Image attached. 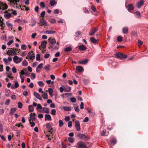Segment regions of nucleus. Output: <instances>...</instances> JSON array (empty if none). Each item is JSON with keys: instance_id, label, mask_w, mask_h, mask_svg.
<instances>
[{"instance_id": "obj_9", "label": "nucleus", "mask_w": 148, "mask_h": 148, "mask_svg": "<svg viewBox=\"0 0 148 148\" xmlns=\"http://www.w3.org/2000/svg\"><path fill=\"white\" fill-rule=\"evenodd\" d=\"M75 128L77 131H79L80 130V125L78 121H75Z\"/></svg>"}, {"instance_id": "obj_50", "label": "nucleus", "mask_w": 148, "mask_h": 148, "mask_svg": "<svg viewBox=\"0 0 148 148\" xmlns=\"http://www.w3.org/2000/svg\"><path fill=\"white\" fill-rule=\"evenodd\" d=\"M42 66L43 64L42 63H41L38 65L37 68L42 69Z\"/></svg>"}, {"instance_id": "obj_2", "label": "nucleus", "mask_w": 148, "mask_h": 148, "mask_svg": "<svg viewBox=\"0 0 148 148\" xmlns=\"http://www.w3.org/2000/svg\"><path fill=\"white\" fill-rule=\"evenodd\" d=\"M77 136L80 139L84 141L88 140L89 139V137L85 134L79 133L77 134Z\"/></svg>"}, {"instance_id": "obj_25", "label": "nucleus", "mask_w": 148, "mask_h": 148, "mask_svg": "<svg viewBox=\"0 0 148 148\" xmlns=\"http://www.w3.org/2000/svg\"><path fill=\"white\" fill-rule=\"evenodd\" d=\"M75 111L78 112H79V109L78 108V107L77 104H75L73 105Z\"/></svg>"}, {"instance_id": "obj_47", "label": "nucleus", "mask_w": 148, "mask_h": 148, "mask_svg": "<svg viewBox=\"0 0 148 148\" xmlns=\"http://www.w3.org/2000/svg\"><path fill=\"white\" fill-rule=\"evenodd\" d=\"M117 40L119 42H121L122 41V38L121 36H119L117 37Z\"/></svg>"}, {"instance_id": "obj_36", "label": "nucleus", "mask_w": 148, "mask_h": 148, "mask_svg": "<svg viewBox=\"0 0 148 148\" xmlns=\"http://www.w3.org/2000/svg\"><path fill=\"white\" fill-rule=\"evenodd\" d=\"M36 59L37 61H39L40 59V55L39 54H37L36 55Z\"/></svg>"}, {"instance_id": "obj_56", "label": "nucleus", "mask_w": 148, "mask_h": 148, "mask_svg": "<svg viewBox=\"0 0 148 148\" xmlns=\"http://www.w3.org/2000/svg\"><path fill=\"white\" fill-rule=\"evenodd\" d=\"M45 11H42L40 15L42 17V18H44L45 14Z\"/></svg>"}, {"instance_id": "obj_7", "label": "nucleus", "mask_w": 148, "mask_h": 148, "mask_svg": "<svg viewBox=\"0 0 148 148\" xmlns=\"http://www.w3.org/2000/svg\"><path fill=\"white\" fill-rule=\"evenodd\" d=\"M8 8V6L6 3H3L0 1V9L4 10H6Z\"/></svg>"}, {"instance_id": "obj_42", "label": "nucleus", "mask_w": 148, "mask_h": 148, "mask_svg": "<svg viewBox=\"0 0 148 148\" xmlns=\"http://www.w3.org/2000/svg\"><path fill=\"white\" fill-rule=\"evenodd\" d=\"M135 13L136 14V15H137L138 18H140V12L138 11H136Z\"/></svg>"}, {"instance_id": "obj_34", "label": "nucleus", "mask_w": 148, "mask_h": 148, "mask_svg": "<svg viewBox=\"0 0 148 148\" xmlns=\"http://www.w3.org/2000/svg\"><path fill=\"white\" fill-rule=\"evenodd\" d=\"M143 42L141 40H139L138 41V46L139 48H140L141 47V45L143 44Z\"/></svg>"}, {"instance_id": "obj_24", "label": "nucleus", "mask_w": 148, "mask_h": 148, "mask_svg": "<svg viewBox=\"0 0 148 148\" xmlns=\"http://www.w3.org/2000/svg\"><path fill=\"white\" fill-rule=\"evenodd\" d=\"M57 3L56 2V1L54 0H51L49 2L50 5L52 6H54L55 4H56Z\"/></svg>"}, {"instance_id": "obj_44", "label": "nucleus", "mask_w": 148, "mask_h": 148, "mask_svg": "<svg viewBox=\"0 0 148 148\" xmlns=\"http://www.w3.org/2000/svg\"><path fill=\"white\" fill-rule=\"evenodd\" d=\"M23 106L22 103L20 102H19L18 103V107L20 108H21Z\"/></svg>"}, {"instance_id": "obj_32", "label": "nucleus", "mask_w": 148, "mask_h": 148, "mask_svg": "<svg viewBox=\"0 0 148 148\" xmlns=\"http://www.w3.org/2000/svg\"><path fill=\"white\" fill-rule=\"evenodd\" d=\"M8 11H12V12H11V13L15 15H16L17 14L16 11V10H13L12 9H11L8 10Z\"/></svg>"}, {"instance_id": "obj_31", "label": "nucleus", "mask_w": 148, "mask_h": 148, "mask_svg": "<svg viewBox=\"0 0 148 148\" xmlns=\"http://www.w3.org/2000/svg\"><path fill=\"white\" fill-rule=\"evenodd\" d=\"M64 51L66 52H69L72 50V48L71 47H68L64 49Z\"/></svg>"}, {"instance_id": "obj_18", "label": "nucleus", "mask_w": 148, "mask_h": 148, "mask_svg": "<svg viewBox=\"0 0 148 148\" xmlns=\"http://www.w3.org/2000/svg\"><path fill=\"white\" fill-rule=\"evenodd\" d=\"M79 49L80 50H84L87 49V48L84 45H81L79 46Z\"/></svg>"}, {"instance_id": "obj_22", "label": "nucleus", "mask_w": 148, "mask_h": 148, "mask_svg": "<svg viewBox=\"0 0 148 148\" xmlns=\"http://www.w3.org/2000/svg\"><path fill=\"white\" fill-rule=\"evenodd\" d=\"M106 131L105 130H103L101 133V135L102 136H108V132H106Z\"/></svg>"}, {"instance_id": "obj_41", "label": "nucleus", "mask_w": 148, "mask_h": 148, "mask_svg": "<svg viewBox=\"0 0 148 148\" xmlns=\"http://www.w3.org/2000/svg\"><path fill=\"white\" fill-rule=\"evenodd\" d=\"M76 35H75V36L76 37H78L79 35H80L81 34V33L80 31H78L76 32L75 33Z\"/></svg>"}, {"instance_id": "obj_57", "label": "nucleus", "mask_w": 148, "mask_h": 148, "mask_svg": "<svg viewBox=\"0 0 148 148\" xmlns=\"http://www.w3.org/2000/svg\"><path fill=\"white\" fill-rule=\"evenodd\" d=\"M59 125L60 127H62L63 126L64 123L63 121H59Z\"/></svg>"}, {"instance_id": "obj_30", "label": "nucleus", "mask_w": 148, "mask_h": 148, "mask_svg": "<svg viewBox=\"0 0 148 148\" xmlns=\"http://www.w3.org/2000/svg\"><path fill=\"white\" fill-rule=\"evenodd\" d=\"M11 16V14L10 13H7L4 14V16L6 19L9 18Z\"/></svg>"}, {"instance_id": "obj_64", "label": "nucleus", "mask_w": 148, "mask_h": 148, "mask_svg": "<svg viewBox=\"0 0 148 148\" xmlns=\"http://www.w3.org/2000/svg\"><path fill=\"white\" fill-rule=\"evenodd\" d=\"M68 127H71L72 125V122L71 121H70L68 123Z\"/></svg>"}, {"instance_id": "obj_29", "label": "nucleus", "mask_w": 148, "mask_h": 148, "mask_svg": "<svg viewBox=\"0 0 148 148\" xmlns=\"http://www.w3.org/2000/svg\"><path fill=\"white\" fill-rule=\"evenodd\" d=\"M63 109L66 111H69L71 110L70 107L64 106L63 107Z\"/></svg>"}, {"instance_id": "obj_33", "label": "nucleus", "mask_w": 148, "mask_h": 148, "mask_svg": "<svg viewBox=\"0 0 148 148\" xmlns=\"http://www.w3.org/2000/svg\"><path fill=\"white\" fill-rule=\"evenodd\" d=\"M43 110L44 112L45 113H49V109L47 108H43Z\"/></svg>"}, {"instance_id": "obj_59", "label": "nucleus", "mask_w": 148, "mask_h": 148, "mask_svg": "<svg viewBox=\"0 0 148 148\" xmlns=\"http://www.w3.org/2000/svg\"><path fill=\"white\" fill-rule=\"evenodd\" d=\"M20 77L21 79V82L23 83L24 82V76H22L21 75H20Z\"/></svg>"}, {"instance_id": "obj_10", "label": "nucleus", "mask_w": 148, "mask_h": 148, "mask_svg": "<svg viewBox=\"0 0 148 148\" xmlns=\"http://www.w3.org/2000/svg\"><path fill=\"white\" fill-rule=\"evenodd\" d=\"M36 114L35 113H31L30 115V117L29 118V120H35L36 119V117L35 116Z\"/></svg>"}, {"instance_id": "obj_4", "label": "nucleus", "mask_w": 148, "mask_h": 148, "mask_svg": "<svg viewBox=\"0 0 148 148\" xmlns=\"http://www.w3.org/2000/svg\"><path fill=\"white\" fill-rule=\"evenodd\" d=\"M77 148H87L86 145L84 144V143L80 141L77 143Z\"/></svg>"}, {"instance_id": "obj_21", "label": "nucleus", "mask_w": 148, "mask_h": 148, "mask_svg": "<svg viewBox=\"0 0 148 148\" xmlns=\"http://www.w3.org/2000/svg\"><path fill=\"white\" fill-rule=\"evenodd\" d=\"M88 60L87 59H86L84 60H80L79 61V63L82 64H86L88 62Z\"/></svg>"}, {"instance_id": "obj_46", "label": "nucleus", "mask_w": 148, "mask_h": 148, "mask_svg": "<svg viewBox=\"0 0 148 148\" xmlns=\"http://www.w3.org/2000/svg\"><path fill=\"white\" fill-rule=\"evenodd\" d=\"M15 126H17L18 127L21 126L22 128H23L24 127V126L23 125H21V123H19L18 124H16L15 125Z\"/></svg>"}, {"instance_id": "obj_13", "label": "nucleus", "mask_w": 148, "mask_h": 148, "mask_svg": "<svg viewBox=\"0 0 148 148\" xmlns=\"http://www.w3.org/2000/svg\"><path fill=\"white\" fill-rule=\"evenodd\" d=\"M76 69L77 71L79 72H83L84 71L83 68L82 66H77L76 67Z\"/></svg>"}, {"instance_id": "obj_20", "label": "nucleus", "mask_w": 148, "mask_h": 148, "mask_svg": "<svg viewBox=\"0 0 148 148\" xmlns=\"http://www.w3.org/2000/svg\"><path fill=\"white\" fill-rule=\"evenodd\" d=\"M42 96L44 99H47V95L46 92L42 91Z\"/></svg>"}, {"instance_id": "obj_39", "label": "nucleus", "mask_w": 148, "mask_h": 148, "mask_svg": "<svg viewBox=\"0 0 148 148\" xmlns=\"http://www.w3.org/2000/svg\"><path fill=\"white\" fill-rule=\"evenodd\" d=\"M50 66L49 64H47L44 67L45 69L46 70H49L50 68Z\"/></svg>"}, {"instance_id": "obj_62", "label": "nucleus", "mask_w": 148, "mask_h": 148, "mask_svg": "<svg viewBox=\"0 0 148 148\" xmlns=\"http://www.w3.org/2000/svg\"><path fill=\"white\" fill-rule=\"evenodd\" d=\"M13 42V41L12 40H10L7 43V45L8 46H10L11 44H12Z\"/></svg>"}, {"instance_id": "obj_15", "label": "nucleus", "mask_w": 148, "mask_h": 148, "mask_svg": "<svg viewBox=\"0 0 148 148\" xmlns=\"http://www.w3.org/2000/svg\"><path fill=\"white\" fill-rule=\"evenodd\" d=\"M144 1L143 0H141L140 2L137 3L136 6L138 8H140L141 6L143 5L144 3Z\"/></svg>"}, {"instance_id": "obj_48", "label": "nucleus", "mask_w": 148, "mask_h": 148, "mask_svg": "<svg viewBox=\"0 0 148 148\" xmlns=\"http://www.w3.org/2000/svg\"><path fill=\"white\" fill-rule=\"evenodd\" d=\"M36 21L35 20H33V21L32 22V25L31 26L32 27H33L36 24Z\"/></svg>"}, {"instance_id": "obj_40", "label": "nucleus", "mask_w": 148, "mask_h": 148, "mask_svg": "<svg viewBox=\"0 0 148 148\" xmlns=\"http://www.w3.org/2000/svg\"><path fill=\"white\" fill-rule=\"evenodd\" d=\"M46 127L48 129H51V130H52V128H51V125L49 123H47L46 124Z\"/></svg>"}, {"instance_id": "obj_58", "label": "nucleus", "mask_w": 148, "mask_h": 148, "mask_svg": "<svg viewBox=\"0 0 148 148\" xmlns=\"http://www.w3.org/2000/svg\"><path fill=\"white\" fill-rule=\"evenodd\" d=\"M42 108V107L41 105L40 104H38L37 106V110H38V109H41Z\"/></svg>"}, {"instance_id": "obj_19", "label": "nucleus", "mask_w": 148, "mask_h": 148, "mask_svg": "<svg viewBox=\"0 0 148 148\" xmlns=\"http://www.w3.org/2000/svg\"><path fill=\"white\" fill-rule=\"evenodd\" d=\"M110 142L111 144L112 145H115L116 143V140L115 138H112L110 140Z\"/></svg>"}, {"instance_id": "obj_49", "label": "nucleus", "mask_w": 148, "mask_h": 148, "mask_svg": "<svg viewBox=\"0 0 148 148\" xmlns=\"http://www.w3.org/2000/svg\"><path fill=\"white\" fill-rule=\"evenodd\" d=\"M48 92L49 95H51L53 92V90L51 88H49L48 89Z\"/></svg>"}, {"instance_id": "obj_43", "label": "nucleus", "mask_w": 148, "mask_h": 148, "mask_svg": "<svg viewBox=\"0 0 148 148\" xmlns=\"http://www.w3.org/2000/svg\"><path fill=\"white\" fill-rule=\"evenodd\" d=\"M40 5L42 8H44L45 7V3L43 2H40Z\"/></svg>"}, {"instance_id": "obj_16", "label": "nucleus", "mask_w": 148, "mask_h": 148, "mask_svg": "<svg viewBox=\"0 0 148 148\" xmlns=\"http://www.w3.org/2000/svg\"><path fill=\"white\" fill-rule=\"evenodd\" d=\"M7 54H8L9 56L15 55L16 54V52H14V54L13 53V51L11 50H9L6 53Z\"/></svg>"}, {"instance_id": "obj_55", "label": "nucleus", "mask_w": 148, "mask_h": 148, "mask_svg": "<svg viewBox=\"0 0 148 148\" xmlns=\"http://www.w3.org/2000/svg\"><path fill=\"white\" fill-rule=\"evenodd\" d=\"M16 110V109L14 108L11 109V113L12 114H13L14 112Z\"/></svg>"}, {"instance_id": "obj_37", "label": "nucleus", "mask_w": 148, "mask_h": 148, "mask_svg": "<svg viewBox=\"0 0 148 148\" xmlns=\"http://www.w3.org/2000/svg\"><path fill=\"white\" fill-rule=\"evenodd\" d=\"M70 100L71 102L74 103L76 102V100L75 98L71 97L70 99Z\"/></svg>"}, {"instance_id": "obj_63", "label": "nucleus", "mask_w": 148, "mask_h": 148, "mask_svg": "<svg viewBox=\"0 0 148 148\" xmlns=\"http://www.w3.org/2000/svg\"><path fill=\"white\" fill-rule=\"evenodd\" d=\"M36 35L37 34L36 33H34L32 34L31 37L33 38H34Z\"/></svg>"}, {"instance_id": "obj_1", "label": "nucleus", "mask_w": 148, "mask_h": 148, "mask_svg": "<svg viewBox=\"0 0 148 148\" xmlns=\"http://www.w3.org/2000/svg\"><path fill=\"white\" fill-rule=\"evenodd\" d=\"M48 42L49 47V49H50V48H53V49H58L59 47L55 46L53 47L54 45L56 44V42L55 39H53L52 38L50 37L48 39Z\"/></svg>"}, {"instance_id": "obj_27", "label": "nucleus", "mask_w": 148, "mask_h": 148, "mask_svg": "<svg viewBox=\"0 0 148 148\" xmlns=\"http://www.w3.org/2000/svg\"><path fill=\"white\" fill-rule=\"evenodd\" d=\"M90 39L91 42L94 43L95 44L97 43V40L95 38L93 37H91L90 38Z\"/></svg>"}, {"instance_id": "obj_45", "label": "nucleus", "mask_w": 148, "mask_h": 148, "mask_svg": "<svg viewBox=\"0 0 148 148\" xmlns=\"http://www.w3.org/2000/svg\"><path fill=\"white\" fill-rule=\"evenodd\" d=\"M6 25L9 27H13V25L8 22H6Z\"/></svg>"}, {"instance_id": "obj_28", "label": "nucleus", "mask_w": 148, "mask_h": 148, "mask_svg": "<svg viewBox=\"0 0 148 148\" xmlns=\"http://www.w3.org/2000/svg\"><path fill=\"white\" fill-rule=\"evenodd\" d=\"M56 33V31L53 30H47L45 32V34H53Z\"/></svg>"}, {"instance_id": "obj_51", "label": "nucleus", "mask_w": 148, "mask_h": 148, "mask_svg": "<svg viewBox=\"0 0 148 148\" xmlns=\"http://www.w3.org/2000/svg\"><path fill=\"white\" fill-rule=\"evenodd\" d=\"M56 111L55 109H53L51 110V114L53 115L56 114Z\"/></svg>"}, {"instance_id": "obj_53", "label": "nucleus", "mask_w": 148, "mask_h": 148, "mask_svg": "<svg viewBox=\"0 0 148 148\" xmlns=\"http://www.w3.org/2000/svg\"><path fill=\"white\" fill-rule=\"evenodd\" d=\"M68 141L71 143H73L74 141L73 138L71 137L69 138Z\"/></svg>"}, {"instance_id": "obj_52", "label": "nucleus", "mask_w": 148, "mask_h": 148, "mask_svg": "<svg viewBox=\"0 0 148 148\" xmlns=\"http://www.w3.org/2000/svg\"><path fill=\"white\" fill-rule=\"evenodd\" d=\"M26 46L25 45H22L21 46V48L23 50H25L26 49Z\"/></svg>"}, {"instance_id": "obj_5", "label": "nucleus", "mask_w": 148, "mask_h": 148, "mask_svg": "<svg viewBox=\"0 0 148 148\" xmlns=\"http://www.w3.org/2000/svg\"><path fill=\"white\" fill-rule=\"evenodd\" d=\"M98 30V28L97 27H92L90 30L89 33V34L91 36L93 35Z\"/></svg>"}, {"instance_id": "obj_35", "label": "nucleus", "mask_w": 148, "mask_h": 148, "mask_svg": "<svg viewBox=\"0 0 148 148\" xmlns=\"http://www.w3.org/2000/svg\"><path fill=\"white\" fill-rule=\"evenodd\" d=\"M22 64L23 66H26L28 64V62L26 60H25L23 62Z\"/></svg>"}, {"instance_id": "obj_17", "label": "nucleus", "mask_w": 148, "mask_h": 148, "mask_svg": "<svg viewBox=\"0 0 148 148\" xmlns=\"http://www.w3.org/2000/svg\"><path fill=\"white\" fill-rule=\"evenodd\" d=\"M47 43V42L44 40L41 43V45L44 49H45L46 47V45Z\"/></svg>"}, {"instance_id": "obj_26", "label": "nucleus", "mask_w": 148, "mask_h": 148, "mask_svg": "<svg viewBox=\"0 0 148 148\" xmlns=\"http://www.w3.org/2000/svg\"><path fill=\"white\" fill-rule=\"evenodd\" d=\"M51 116L49 114H46L45 115V120H46L47 119L48 120H51Z\"/></svg>"}, {"instance_id": "obj_38", "label": "nucleus", "mask_w": 148, "mask_h": 148, "mask_svg": "<svg viewBox=\"0 0 148 148\" xmlns=\"http://www.w3.org/2000/svg\"><path fill=\"white\" fill-rule=\"evenodd\" d=\"M37 83L40 86H42L44 85V83L42 81H38Z\"/></svg>"}, {"instance_id": "obj_12", "label": "nucleus", "mask_w": 148, "mask_h": 148, "mask_svg": "<svg viewBox=\"0 0 148 148\" xmlns=\"http://www.w3.org/2000/svg\"><path fill=\"white\" fill-rule=\"evenodd\" d=\"M34 95L36 98L38 99L39 100H42V98L38 93L34 92Z\"/></svg>"}, {"instance_id": "obj_61", "label": "nucleus", "mask_w": 148, "mask_h": 148, "mask_svg": "<svg viewBox=\"0 0 148 148\" xmlns=\"http://www.w3.org/2000/svg\"><path fill=\"white\" fill-rule=\"evenodd\" d=\"M23 95L25 96H27L28 95V93L27 91H25L23 93Z\"/></svg>"}, {"instance_id": "obj_6", "label": "nucleus", "mask_w": 148, "mask_h": 148, "mask_svg": "<svg viewBox=\"0 0 148 148\" xmlns=\"http://www.w3.org/2000/svg\"><path fill=\"white\" fill-rule=\"evenodd\" d=\"M22 60V58H19L17 56H15L13 58V60L16 63H19L21 62Z\"/></svg>"}, {"instance_id": "obj_3", "label": "nucleus", "mask_w": 148, "mask_h": 148, "mask_svg": "<svg viewBox=\"0 0 148 148\" xmlns=\"http://www.w3.org/2000/svg\"><path fill=\"white\" fill-rule=\"evenodd\" d=\"M116 58L121 59H126L127 58V55L121 53H117L115 55Z\"/></svg>"}, {"instance_id": "obj_8", "label": "nucleus", "mask_w": 148, "mask_h": 148, "mask_svg": "<svg viewBox=\"0 0 148 148\" xmlns=\"http://www.w3.org/2000/svg\"><path fill=\"white\" fill-rule=\"evenodd\" d=\"M40 23H41L40 26H46L48 25L46 21L44 19L42 18L40 19Z\"/></svg>"}, {"instance_id": "obj_60", "label": "nucleus", "mask_w": 148, "mask_h": 148, "mask_svg": "<svg viewBox=\"0 0 148 148\" xmlns=\"http://www.w3.org/2000/svg\"><path fill=\"white\" fill-rule=\"evenodd\" d=\"M30 56L29 57V58L31 60H34L35 58V56H32V55H30Z\"/></svg>"}, {"instance_id": "obj_14", "label": "nucleus", "mask_w": 148, "mask_h": 148, "mask_svg": "<svg viewBox=\"0 0 148 148\" xmlns=\"http://www.w3.org/2000/svg\"><path fill=\"white\" fill-rule=\"evenodd\" d=\"M122 32L124 34H127L128 33V28L127 27H125L122 29Z\"/></svg>"}, {"instance_id": "obj_11", "label": "nucleus", "mask_w": 148, "mask_h": 148, "mask_svg": "<svg viewBox=\"0 0 148 148\" xmlns=\"http://www.w3.org/2000/svg\"><path fill=\"white\" fill-rule=\"evenodd\" d=\"M127 8L128 11L130 12V11L133 10L134 8L133 5L131 3L128 5Z\"/></svg>"}, {"instance_id": "obj_23", "label": "nucleus", "mask_w": 148, "mask_h": 148, "mask_svg": "<svg viewBox=\"0 0 148 148\" xmlns=\"http://www.w3.org/2000/svg\"><path fill=\"white\" fill-rule=\"evenodd\" d=\"M28 108L29 112H32L34 111V107L32 105H29L28 106Z\"/></svg>"}, {"instance_id": "obj_54", "label": "nucleus", "mask_w": 148, "mask_h": 148, "mask_svg": "<svg viewBox=\"0 0 148 148\" xmlns=\"http://www.w3.org/2000/svg\"><path fill=\"white\" fill-rule=\"evenodd\" d=\"M49 21L51 23H54L56 22V21L54 19H53L51 20H50Z\"/></svg>"}]
</instances>
